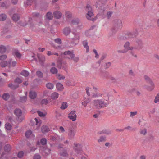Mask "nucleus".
Listing matches in <instances>:
<instances>
[{"instance_id":"1","label":"nucleus","mask_w":159,"mask_h":159,"mask_svg":"<svg viewBox=\"0 0 159 159\" xmlns=\"http://www.w3.org/2000/svg\"><path fill=\"white\" fill-rule=\"evenodd\" d=\"M122 27V21L119 19L115 20L113 21V26L111 29L112 34H115Z\"/></svg>"},{"instance_id":"2","label":"nucleus","mask_w":159,"mask_h":159,"mask_svg":"<svg viewBox=\"0 0 159 159\" xmlns=\"http://www.w3.org/2000/svg\"><path fill=\"white\" fill-rule=\"evenodd\" d=\"M93 105L98 109H100L106 107L107 105V102L102 99H95L93 101Z\"/></svg>"},{"instance_id":"3","label":"nucleus","mask_w":159,"mask_h":159,"mask_svg":"<svg viewBox=\"0 0 159 159\" xmlns=\"http://www.w3.org/2000/svg\"><path fill=\"white\" fill-rule=\"evenodd\" d=\"M85 10L87 12L86 15L87 18L89 20L94 21L95 20V19L92 17L93 16L94 14L92 12V7L89 4H87Z\"/></svg>"},{"instance_id":"4","label":"nucleus","mask_w":159,"mask_h":159,"mask_svg":"<svg viewBox=\"0 0 159 159\" xmlns=\"http://www.w3.org/2000/svg\"><path fill=\"white\" fill-rule=\"evenodd\" d=\"M14 113L16 116V119L18 122H21L24 120V117L21 116L22 113L21 109L16 108L14 111Z\"/></svg>"},{"instance_id":"5","label":"nucleus","mask_w":159,"mask_h":159,"mask_svg":"<svg viewBox=\"0 0 159 159\" xmlns=\"http://www.w3.org/2000/svg\"><path fill=\"white\" fill-rule=\"evenodd\" d=\"M144 44L142 40L141 39L137 38L135 40L134 49L140 50L143 47Z\"/></svg>"},{"instance_id":"6","label":"nucleus","mask_w":159,"mask_h":159,"mask_svg":"<svg viewBox=\"0 0 159 159\" xmlns=\"http://www.w3.org/2000/svg\"><path fill=\"white\" fill-rule=\"evenodd\" d=\"M74 145L75 152L78 154H81L82 151V145L79 143H74Z\"/></svg>"},{"instance_id":"7","label":"nucleus","mask_w":159,"mask_h":159,"mask_svg":"<svg viewBox=\"0 0 159 159\" xmlns=\"http://www.w3.org/2000/svg\"><path fill=\"white\" fill-rule=\"evenodd\" d=\"M76 132V130L74 129L73 127H70L68 129V132L69 139H74Z\"/></svg>"},{"instance_id":"8","label":"nucleus","mask_w":159,"mask_h":159,"mask_svg":"<svg viewBox=\"0 0 159 159\" xmlns=\"http://www.w3.org/2000/svg\"><path fill=\"white\" fill-rule=\"evenodd\" d=\"M136 36V34L134 32H128L125 34V36L123 37V39H124L129 40L134 38Z\"/></svg>"},{"instance_id":"9","label":"nucleus","mask_w":159,"mask_h":159,"mask_svg":"<svg viewBox=\"0 0 159 159\" xmlns=\"http://www.w3.org/2000/svg\"><path fill=\"white\" fill-rule=\"evenodd\" d=\"M63 54L66 56L65 57L66 58L69 59H72L75 57V55L73 53L69 50L64 52Z\"/></svg>"},{"instance_id":"10","label":"nucleus","mask_w":159,"mask_h":159,"mask_svg":"<svg viewBox=\"0 0 159 159\" xmlns=\"http://www.w3.org/2000/svg\"><path fill=\"white\" fill-rule=\"evenodd\" d=\"M75 111L73 110L68 114L69 118L72 121H75L76 119L77 116L75 114Z\"/></svg>"},{"instance_id":"11","label":"nucleus","mask_w":159,"mask_h":159,"mask_svg":"<svg viewBox=\"0 0 159 159\" xmlns=\"http://www.w3.org/2000/svg\"><path fill=\"white\" fill-rule=\"evenodd\" d=\"M12 54L16 56L18 58H20L21 57V54L19 52L18 50L16 48H13L12 50Z\"/></svg>"},{"instance_id":"12","label":"nucleus","mask_w":159,"mask_h":159,"mask_svg":"<svg viewBox=\"0 0 159 159\" xmlns=\"http://www.w3.org/2000/svg\"><path fill=\"white\" fill-rule=\"evenodd\" d=\"M37 57L39 59V61L40 62V64L41 66L43 65L44 62L45 60V57L41 54H38Z\"/></svg>"},{"instance_id":"13","label":"nucleus","mask_w":159,"mask_h":159,"mask_svg":"<svg viewBox=\"0 0 159 159\" xmlns=\"http://www.w3.org/2000/svg\"><path fill=\"white\" fill-rule=\"evenodd\" d=\"M107 2V0H96V3L94 6L97 8L98 7V5L100 4L101 5L104 6L105 4Z\"/></svg>"},{"instance_id":"14","label":"nucleus","mask_w":159,"mask_h":159,"mask_svg":"<svg viewBox=\"0 0 159 159\" xmlns=\"http://www.w3.org/2000/svg\"><path fill=\"white\" fill-rule=\"evenodd\" d=\"M53 16L54 18L59 19L62 16V13L59 11H56L53 13Z\"/></svg>"},{"instance_id":"15","label":"nucleus","mask_w":159,"mask_h":159,"mask_svg":"<svg viewBox=\"0 0 159 159\" xmlns=\"http://www.w3.org/2000/svg\"><path fill=\"white\" fill-rule=\"evenodd\" d=\"M144 78L147 83H149L152 87H154V84L151 79L147 75H145L144 76Z\"/></svg>"},{"instance_id":"16","label":"nucleus","mask_w":159,"mask_h":159,"mask_svg":"<svg viewBox=\"0 0 159 159\" xmlns=\"http://www.w3.org/2000/svg\"><path fill=\"white\" fill-rule=\"evenodd\" d=\"M71 31V29L70 27H66L63 30V33L66 36L69 35Z\"/></svg>"},{"instance_id":"17","label":"nucleus","mask_w":159,"mask_h":159,"mask_svg":"<svg viewBox=\"0 0 159 159\" xmlns=\"http://www.w3.org/2000/svg\"><path fill=\"white\" fill-rule=\"evenodd\" d=\"M43 153H44V155L47 156L50 154L51 150L44 147H43L42 149Z\"/></svg>"},{"instance_id":"18","label":"nucleus","mask_w":159,"mask_h":159,"mask_svg":"<svg viewBox=\"0 0 159 159\" xmlns=\"http://www.w3.org/2000/svg\"><path fill=\"white\" fill-rule=\"evenodd\" d=\"M20 16L17 13L13 14L11 17L13 20L15 22L17 21L20 19Z\"/></svg>"},{"instance_id":"19","label":"nucleus","mask_w":159,"mask_h":159,"mask_svg":"<svg viewBox=\"0 0 159 159\" xmlns=\"http://www.w3.org/2000/svg\"><path fill=\"white\" fill-rule=\"evenodd\" d=\"M60 69H62L67 72V64L66 61H64L62 63V65L61 66L60 68H59Z\"/></svg>"},{"instance_id":"20","label":"nucleus","mask_w":159,"mask_h":159,"mask_svg":"<svg viewBox=\"0 0 159 159\" xmlns=\"http://www.w3.org/2000/svg\"><path fill=\"white\" fill-rule=\"evenodd\" d=\"M36 93L34 91H30L29 93V96L32 99H34L36 98Z\"/></svg>"},{"instance_id":"21","label":"nucleus","mask_w":159,"mask_h":159,"mask_svg":"<svg viewBox=\"0 0 159 159\" xmlns=\"http://www.w3.org/2000/svg\"><path fill=\"white\" fill-rule=\"evenodd\" d=\"M49 129L48 126L43 125L41 128V131L43 133H46L49 131Z\"/></svg>"},{"instance_id":"22","label":"nucleus","mask_w":159,"mask_h":159,"mask_svg":"<svg viewBox=\"0 0 159 159\" xmlns=\"http://www.w3.org/2000/svg\"><path fill=\"white\" fill-rule=\"evenodd\" d=\"M56 88L57 89L60 91H62L63 89V86L60 83H58L56 84Z\"/></svg>"},{"instance_id":"23","label":"nucleus","mask_w":159,"mask_h":159,"mask_svg":"<svg viewBox=\"0 0 159 159\" xmlns=\"http://www.w3.org/2000/svg\"><path fill=\"white\" fill-rule=\"evenodd\" d=\"M8 87L11 88V89L14 90L19 87V84H12L11 83L8 85Z\"/></svg>"},{"instance_id":"24","label":"nucleus","mask_w":159,"mask_h":159,"mask_svg":"<svg viewBox=\"0 0 159 159\" xmlns=\"http://www.w3.org/2000/svg\"><path fill=\"white\" fill-rule=\"evenodd\" d=\"M83 44L84 48L86 49V52H89V47L88 45V42L87 40L84 41L82 42Z\"/></svg>"},{"instance_id":"25","label":"nucleus","mask_w":159,"mask_h":159,"mask_svg":"<svg viewBox=\"0 0 159 159\" xmlns=\"http://www.w3.org/2000/svg\"><path fill=\"white\" fill-rule=\"evenodd\" d=\"M80 20L78 18H74L71 21V23L73 25H77L80 23Z\"/></svg>"},{"instance_id":"26","label":"nucleus","mask_w":159,"mask_h":159,"mask_svg":"<svg viewBox=\"0 0 159 159\" xmlns=\"http://www.w3.org/2000/svg\"><path fill=\"white\" fill-rule=\"evenodd\" d=\"M27 99V92H26L25 96L20 97V101L22 103H24L26 102Z\"/></svg>"},{"instance_id":"27","label":"nucleus","mask_w":159,"mask_h":159,"mask_svg":"<svg viewBox=\"0 0 159 159\" xmlns=\"http://www.w3.org/2000/svg\"><path fill=\"white\" fill-rule=\"evenodd\" d=\"M46 18L49 20H51L53 18L52 13L50 12H47L46 14Z\"/></svg>"},{"instance_id":"28","label":"nucleus","mask_w":159,"mask_h":159,"mask_svg":"<svg viewBox=\"0 0 159 159\" xmlns=\"http://www.w3.org/2000/svg\"><path fill=\"white\" fill-rule=\"evenodd\" d=\"M32 16L33 17L39 18L40 19L42 17V16L39 13L37 12L33 13Z\"/></svg>"},{"instance_id":"29","label":"nucleus","mask_w":159,"mask_h":159,"mask_svg":"<svg viewBox=\"0 0 159 159\" xmlns=\"http://www.w3.org/2000/svg\"><path fill=\"white\" fill-rule=\"evenodd\" d=\"M106 141V137L105 136H101L99 138L98 140V143L105 142Z\"/></svg>"},{"instance_id":"30","label":"nucleus","mask_w":159,"mask_h":159,"mask_svg":"<svg viewBox=\"0 0 159 159\" xmlns=\"http://www.w3.org/2000/svg\"><path fill=\"white\" fill-rule=\"evenodd\" d=\"M6 48L3 45H1L0 46V53H5L6 51Z\"/></svg>"},{"instance_id":"31","label":"nucleus","mask_w":159,"mask_h":159,"mask_svg":"<svg viewBox=\"0 0 159 159\" xmlns=\"http://www.w3.org/2000/svg\"><path fill=\"white\" fill-rule=\"evenodd\" d=\"M32 0H27L24 2V5L25 7H27L29 5L31 6L32 3Z\"/></svg>"},{"instance_id":"32","label":"nucleus","mask_w":159,"mask_h":159,"mask_svg":"<svg viewBox=\"0 0 159 159\" xmlns=\"http://www.w3.org/2000/svg\"><path fill=\"white\" fill-rule=\"evenodd\" d=\"M10 98V95L8 93H4L2 96V98L5 100H7Z\"/></svg>"},{"instance_id":"33","label":"nucleus","mask_w":159,"mask_h":159,"mask_svg":"<svg viewBox=\"0 0 159 159\" xmlns=\"http://www.w3.org/2000/svg\"><path fill=\"white\" fill-rule=\"evenodd\" d=\"M58 94L57 93H53L51 94V98L52 99H57L58 97Z\"/></svg>"},{"instance_id":"34","label":"nucleus","mask_w":159,"mask_h":159,"mask_svg":"<svg viewBox=\"0 0 159 159\" xmlns=\"http://www.w3.org/2000/svg\"><path fill=\"white\" fill-rule=\"evenodd\" d=\"M98 5L99 6V7L98 8L99 11L101 14L103 13V12L105 10V8L104 7V6L101 5L100 4Z\"/></svg>"},{"instance_id":"35","label":"nucleus","mask_w":159,"mask_h":159,"mask_svg":"<svg viewBox=\"0 0 159 159\" xmlns=\"http://www.w3.org/2000/svg\"><path fill=\"white\" fill-rule=\"evenodd\" d=\"M36 74L39 78H41L43 77V73L40 71H37L36 72Z\"/></svg>"},{"instance_id":"36","label":"nucleus","mask_w":159,"mask_h":159,"mask_svg":"<svg viewBox=\"0 0 159 159\" xmlns=\"http://www.w3.org/2000/svg\"><path fill=\"white\" fill-rule=\"evenodd\" d=\"M64 61H62L61 58H59L57 61V67L58 68H60L62 63Z\"/></svg>"},{"instance_id":"37","label":"nucleus","mask_w":159,"mask_h":159,"mask_svg":"<svg viewBox=\"0 0 159 159\" xmlns=\"http://www.w3.org/2000/svg\"><path fill=\"white\" fill-rule=\"evenodd\" d=\"M46 87L49 89H52L54 87L53 84L51 83H48L46 84Z\"/></svg>"},{"instance_id":"38","label":"nucleus","mask_w":159,"mask_h":159,"mask_svg":"<svg viewBox=\"0 0 159 159\" xmlns=\"http://www.w3.org/2000/svg\"><path fill=\"white\" fill-rule=\"evenodd\" d=\"M7 16L4 14H2L0 15V21H4L7 18Z\"/></svg>"},{"instance_id":"39","label":"nucleus","mask_w":159,"mask_h":159,"mask_svg":"<svg viewBox=\"0 0 159 159\" xmlns=\"http://www.w3.org/2000/svg\"><path fill=\"white\" fill-rule=\"evenodd\" d=\"M59 154L60 156H62L64 157H67L68 155L67 151L66 150H64L62 152H60Z\"/></svg>"},{"instance_id":"40","label":"nucleus","mask_w":159,"mask_h":159,"mask_svg":"<svg viewBox=\"0 0 159 159\" xmlns=\"http://www.w3.org/2000/svg\"><path fill=\"white\" fill-rule=\"evenodd\" d=\"M20 74L21 75H23L25 77H26L28 76L29 75V73L28 71L26 70H24L22 71Z\"/></svg>"},{"instance_id":"41","label":"nucleus","mask_w":159,"mask_h":159,"mask_svg":"<svg viewBox=\"0 0 159 159\" xmlns=\"http://www.w3.org/2000/svg\"><path fill=\"white\" fill-rule=\"evenodd\" d=\"M5 127L7 130H10L11 129V124L8 123H6L5 125Z\"/></svg>"},{"instance_id":"42","label":"nucleus","mask_w":159,"mask_h":159,"mask_svg":"<svg viewBox=\"0 0 159 159\" xmlns=\"http://www.w3.org/2000/svg\"><path fill=\"white\" fill-rule=\"evenodd\" d=\"M50 72L53 74H57V69L55 67H52L50 70Z\"/></svg>"},{"instance_id":"43","label":"nucleus","mask_w":159,"mask_h":159,"mask_svg":"<svg viewBox=\"0 0 159 159\" xmlns=\"http://www.w3.org/2000/svg\"><path fill=\"white\" fill-rule=\"evenodd\" d=\"M5 151L6 152H9L11 150V147L10 145L7 144L4 147Z\"/></svg>"},{"instance_id":"44","label":"nucleus","mask_w":159,"mask_h":159,"mask_svg":"<svg viewBox=\"0 0 159 159\" xmlns=\"http://www.w3.org/2000/svg\"><path fill=\"white\" fill-rule=\"evenodd\" d=\"M90 99L89 98H88L86 100L82 102V105L85 107L87 106V104L90 102Z\"/></svg>"},{"instance_id":"45","label":"nucleus","mask_w":159,"mask_h":159,"mask_svg":"<svg viewBox=\"0 0 159 159\" xmlns=\"http://www.w3.org/2000/svg\"><path fill=\"white\" fill-rule=\"evenodd\" d=\"M67 103L66 102H64L62 103L61 106L60 108L61 109L64 110L67 108Z\"/></svg>"},{"instance_id":"46","label":"nucleus","mask_w":159,"mask_h":159,"mask_svg":"<svg viewBox=\"0 0 159 159\" xmlns=\"http://www.w3.org/2000/svg\"><path fill=\"white\" fill-rule=\"evenodd\" d=\"M7 65V62L6 61H2L0 63V66L2 67H5Z\"/></svg>"},{"instance_id":"47","label":"nucleus","mask_w":159,"mask_h":159,"mask_svg":"<svg viewBox=\"0 0 159 159\" xmlns=\"http://www.w3.org/2000/svg\"><path fill=\"white\" fill-rule=\"evenodd\" d=\"M57 140L58 142L61 141L64 139V138L63 137H60V136L56 134Z\"/></svg>"},{"instance_id":"48","label":"nucleus","mask_w":159,"mask_h":159,"mask_svg":"<svg viewBox=\"0 0 159 159\" xmlns=\"http://www.w3.org/2000/svg\"><path fill=\"white\" fill-rule=\"evenodd\" d=\"M22 80L20 78L17 77L14 80V82L15 83H17L19 84L21 83H22Z\"/></svg>"},{"instance_id":"49","label":"nucleus","mask_w":159,"mask_h":159,"mask_svg":"<svg viewBox=\"0 0 159 159\" xmlns=\"http://www.w3.org/2000/svg\"><path fill=\"white\" fill-rule=\"evenodd\" d=\"M40 143L43 145H45L47 143V139L45 138H43L41 139Z\"/></svg>"},{"instance_id":"50","label":"nucleus","mask_w":159,"mask_h":159,"mask_svg":"<svg viewBox=\"0 0 159 159\" xmlns=\"http://www.w3.org/2000/svg\"><path fill=\"white\" fill-rule=\"evenodd\" d=\"M113 14V12L112 11H108L107 12L106 16L108 19H110L112 15Z\"/></svg>"},{"instance_id":"51","label":"nucleus","mask_w":159,"mask_h":159,"mask_svg":"<svg viewBox=\"0 0 159 159\" xmlns=\"http://www.w3.org/2000/svg\"><path fill=\"white\" fill-rule=\"evenodd\" d=\"M147 129H146L144 128L143 129L141 130L140 131V132L141 134H143V135H145L147 133Z\"/></svg>"},{"instance_id":"52","label":"nucleus","mask_w":159,"mask_h":159,"mask_svg":"<svg viewBox=\"0 0 159 159\" xmlns=\"http://www.w3.org/2000/svg\"><path fill=\"white\" fill-rule=\"evenodd\" d=\"M41 158L40 155L38 154H35L33 157V159H40Z\"/></svg>"},{"instance_id":"53","label":"nucleus","mask_w":159,"mask_h":159,"mask_svg":"<svg viewBox=\"0 0 159 159\" xmlns=\"http://www.w3.org/2000/svg\"><path fill=\"white\" fill-rule=\"evenodd\" d=\"M48 103V101L46 99H43L42 100L41 102V104L42 105L45 104L46 105Z\"/></svg>"},{"instance_id":"54","label":"nucleus","mask_w":159,"mask_h":159,"mask_svg":"<svg viewBox=\"0 0 159 159\" xmlns=\"http://www.w3.org/2000/svg\"><path fill=\"white\" fill-rule=\"evenodd\" d=\"M32 131L30 130H28L25 133V135L27 138H28L29 137L30 135L32 134Z\"/></svg>"},{"instance_id":"55","label":"nucleus","mask_w":159,"mask_h":159,"mask_svg":"<svg viewBox=\"0 0 159 159\" xmlns=\"http://www.w3.org/2000/svg\"><path fill=\"white\" fill-rule=\"evenodd\" d=\"M103 132H103V133H104V134L107 135L110 134L111 133V131L109 130H103Z\"/></svg>"},{"instance_id":"56","label":"nucleus","mask_w":159,"mask_h":159,"mask_svg":"<svg viewBox=\"0 0 159 159\" xmlns=\"http://www.w3.org/2000/svg\"><path fill=\"white\" fill-rule=\"evenodd\" d=\"M159 102V93L157 94L155 97V99L154 100V102L157 103Z\"/></svg>"},{"instance_id":"57","label":"nucleus","mask_w":159,"mask_h":159,"mask_svg":"<svg viewBox=\"0 0 159 159\" xmlns=\"http://www.w3.org/2000/svg\"><path fill=\"white\" fill-rule=\"evenodd\" d=\"M66 16L68 18H70L71 17V14L69 11L66 12Z\"/></svg>"},{"instance_id":"58","label":"nucleus","mask_w":159,"mask_h":159,"mask_svg":"<svg viewBox=\"0 0 159 159\" xmlns=\"http://www.w3.org/2000/svg\"><path fill=\"white\" fill-rule=\"evenodd\" d=\"M130 45V43L129 42H126L124 45V47L125 48V49H127L129 48Z\"/></svg>"},{"instance_id":"59","label":"nucleus","mask_w":159,"mask_h":159,"mask_svg":"<svg viewBox=\"0 0 159 159\" xmlns=\"http://www.w3.org/2000/svg\"><path fill=\"white\" fill-rule=\"evenodd\" d=\"M102 94H99L98 93H93L92 95V97L93 98H96L98 97L99 96H102Z\"/></svg>"},{"instance_id":"60","label":"nucleus","mask_w":159,"mask_h":159,"mask_svg":"<svg viewBox=\"0 0 159 159\" xmlns=\"http://www.w3.org/2000/svg\"><path fill=\"white\" fill-rule=\"evenodd\" d=\"M57 78L59 80L64 79L65 77L64 76L60 74H58L57 75Z\"/></svg>"},{"instance_id":"61","label":"nucleus","mask_w":159,"mask_h":159,"mask_svg":"<svg viewBox=\"0 0 159 159\" xmlns=\"http://www.w3.org/2000/svg\"><path fill=\"white\" fill-rule=\"evenodd\" d=\"M7 57V56L6 55H3L0 56V60H3Z\"/></svg>"},{"instance_id":"62","label":"nucleus","mask_w":159,"mask_h":159,"mask_svg":"<svg viewBox=\"0 0 159 159\" xmlns=\"http://www.w3.org/2000/svg\"><path fill=\"white\" fill-rule=\"evenodd\" d=\"M111 63L110 62H108L106 63L105 65V69H108L111 66Z\"/></svg>"},{"instance_id":"63","label":"nucleus","mask_w":159,"mask_h":159,"mask_svg":"<svg viewBox=\"0 0 159 159\" xmlns=\"http://www.w3.org/2000/svg\"><path fill=\"white\" fill-rule=\"evenodd\" d=\"M24 153L23 151L19 152L18 154V157L19 158H21L23 156Z\"/></svg>"},{"instance_id":"64","label":"nucleus","mask_w":159,"mask_h":159,"mask_svg":"<svg viewBox=\"0 0 159 159\" xmlns=\"http://www.w3.org/2000/svg\"><path fill=\"white\" fill-rule=\"evenodd\" d=\"M54 41L56 43L58 44H61V40L59 38L55 39L54 40Z\"/></svg>"}]
</instances>
